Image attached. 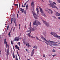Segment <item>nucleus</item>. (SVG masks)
<instances>
[{
  "label": "nucleus",
  "instance_id": "f257e3e1",
  "mask_svg": "<svg viewBox=\"0 0 60 60\" xmlns=\"http://www.w3.org/2000/svg\"><path fill=\"white\" fill-rule=\"evenodd\" d=\"M49 2L50 3V4H48V5L49 6H51L52 8H56L57 9V10H59L58 8L56 5H56V4L55 2H53V3H52V1L50 0H49ZM55 4V5H54Z\"/></svg>",
  "mask_w": 60,
  "mask_h": 60
},
{
  "label": "nucleus",
  "instance_id": "f03ea898",
  "mask_svg": "<svg viewBox=\"0 0 60 60\" xmlns=\"http://www.w3.org/2000/svg\"><path fill=\"white\" fill-rule=\"evenodd\" d=\"M41 37L42 39V40H45V41H46V42H45V43H46L47 45H51L50 44V42H51V41L49 40L48 41H47L46 39L44 38L42 36H41Z\"/></svg>",
  "mask_w": 60,
  "mask_h": 60
},
{
  "label": "nucleus",
  "instance_id": "7ed1b4c3",
  "mask_svg": "<svg viewBox=\"0 0 60 60\" xmlns=\"http://www.w3.org/2000/svg\"><path fill=\"white\" fill-rule=\"evenodd\" d=\"M54 43H58V44H60V43H58L56 42H55L51 41L50 44H51V45H50V46H59L58 44Z\"/></svg>",
  "mask_w": 60,
  "mask_h": 60
},
{
  "label": "nucleus",
  "instance_id": "20e7f679",
  "mask_svg": "<svg viewBox=\"0 0 60 60\" xmlns=\"http://www.w3.org/2000/svg\"><path fill=\"white\" fill-rule=\"evenodd\" d=\"M33 25H35L38 26L39 25H41V23L39 22V21L37 20H35V21L33 22Z\"/></svg>",
  "mask_w": 60,
  "mask_h": 60
},
{
  "label": "nucleus",
  "instance_id": "39448f33",
  "mask_svg": "<svg viewBox=\"0 0 60 60\" xmlns=\"http://www.w3.org/2000/svg\"><path fill=\"white\" fill-rule=\"evenodd\" d=\"M52 35L54 36L56 38H60V36H58L57 35L56 33L55 32H51L50 33Z\"/></svg>",
  "mask_w": 60,
  "mask_h": 60
},
{
  "label": "nucleus",
  "instance_id": "423d86ee",
  "mask_svg": "<svg viewBox=\"0 0 60 60\" xmlns=\"http://www.w3.org/2000/svg\"><path fill=\"white\" fill-rule=\"evenodd\" d=\"M43 22L44 24L46 26L48 27V26H49V22H47L46 21H45L44 20H43Z\"/></svg>",
  "mask_w": 60,
  "mask_h": 60
},
{
  "label": "nucleus",
  "instance_id": "0eeeda50",
  "mask_svg": "<svg viewBox=\"0 0 60 60\" xmlns=\"http://www.w3.org/2000/svg\"><path fill=\"white\" fill-rule=\"evenodd\" d=\"M32 11L33 12V16H34V18H35V19H37V17L35 16L34 15H35V16H38V14H36L34 12H33V10H32Z\"/></svg>",
  "mask_w": 60,
  "mask_h": 60
},
{
  "label": "nucleus",
  "instance_id": "6e6552de",
  "mask_svg": "<svg viewBox=\"0 0 60 60\" xmlns=\"http://www.w3.org/2000/svg\"><path fill=\"white\" fill-rule=\"evenodd\" d=\"M37 27H33V28H32L31 30L32 31H35L36 30V29H37Z\"/></svg>",
  "mask_w": 60,
  "mask_h": 60
},
{
  "label": "nucleus",
  "instance_id": "1a4fd4ad",
  "mask_svg": "<svg viewBox=\"0 0 60 60\" xmlns=\"http://www.w3.org/2000/svg\"><path fill=\"white\" fill-rule=\"evenodd\" d=\"M4 44H6V47L7 48L8 47V44H7V42H6V39H5L4 40Z\"/></svg>",
  "mask_w": 60,
  "mask_h": 60
},
{
  "label": "nucleus",
  "instance_id": "9d476101",
  "mask_svg": "<svg viewBox=\"0 0 60 60\" xmlns=\"http://www.w3.org/2000/svg\"><path fill=\"white\" fill-rule=\"evenodd\" d=\"M39 8L40 11L41 13V14H42V13H43V10L42 9L41 7L39 6Z\"/></svg>",
  "mask_w": 60,
  "mask_h": 60
},
{
  "label": "nucleus",
  "instance_id": "9b49d317",
  "mask_svg": "<svg viewBox=\"0 0 60 60\" xmlns=\"http://www.w3.org/2000/svg\"><path fill=\"white\" fill-rule=\"evenodd\" d=\"M21 39V38H19V37H17L15 38L14 41H18L19 40V39Z\"/></svg>",
  "mask_w": 60,
  "mask_h": 60
},
{
  "label": "nucleus",
  "instance_id": "f8f14e48",
  "mask_svg": "<svg viewBox=\"0 0 60 60\" xmlns=\"http://www.w3.org/2000/svg\"><path fill=\"white\" fill-rule=\"evenodd\" d=\"M35 50L34 49H33L32 51V52L31 53V56H33L34 55V50Z\"/></svg>",
  "mask_w": 60,
  "mask_h": 60
},
{
  "label": "nucleus",
  "instance_id": "ddd939ff",
  "mask_svg": "<svg viewBox=\"0 0 60 60\" xmlns=\"http://www.w3.org/2000/svg\"><path fill=\"white\" fill-rule=\"evenodd\" d=\"M56 14L57 16H60V13H58L57 12H56Z\"/></svg>",
  "mask_w": 60,
  "mask_h": 60
},
{
  "label": "nucleus",
  "instance_id": "4468645a",
  "mask_svg": "<svg viewBox=\"0 0 60 60\" xmlns=\"http://www.w3.org/2000/svg\"><path fill=\"white\" fill-rule=\"evenodd\" d=\"M31 6L33 7L34 6V2H32L31 3Z\"/></svg>",
  "mask_w": 60,
  "mask_h": 60
},
{
  "label": "nucleus",
  "instance_id": "2eb2a0df",
  "mask_svg": "<svg viewBox=\"0 0 60 60\" xmlns=\"http://www.w3.org/2000/svg\"><path fill=\"white\" fill-rule=\"evenodd\" d=\"M20 9L21 10L19 11H22V13H23V11H24V9L22 8H20Z\"/></svg>",
  "mask_w": 60,
  "mask_h": 60
},
{
  "label": "nucleus",
  "instance_id": "dca6fc26",
  "mask_svg": "<svg viewBox=\"0 0 60 60\" xmlns=\"http://www.w3.org/2000/svg\"><path fill=\"white\" fill-rule=\"evenodd\" d=\"M9 50H8L7 52V58H8V55H9Z\"/></svg>",
  "mask_w": 60,
  "mask_h": 60
},
{
  "label": "nucleus",
  "instance_id": "f3484780",
  "mask_svg": "<svg viewBox=\"0 0 60 60\" xmlns=\"http://www.w3.org/2000/svg\"><path fill=\"white\" fill-rule=\"evenodd\" d=\"M35 37L36 38V39H37V40H38L39 41H42L41 40V39H39V38H38V37H37V36H36Z\"/></svg>",
  "mask_w": 60,
  "mask_h": 60
},
{
  "label": "nucleus",
  "instance_id": "a211bd4d",
  "mask_svg": "<svg viewBox=\"0 0 60 60\" xmlns=\"http://www.w3.org/2000/svg\"><path fill=\"white\" fill-rule=\"evenodd\" d=\"M48 10H49V11H51V14H53V11L51 10V9H48Z\"/></svg>",
  "mask_w": 60,
  "mask_h": 60
},
{
  "label": "nucleus",
  "instance_id": "6ab92c4d",
  "mask_svg": "<svg viewBox=\"0 0 60 60\" xmlns=\"http://www.w3.org/2000/svg\"><path fill=\"white\" fill-rule=\"evenodd\" d=\"M48 8H46L45 9V11H46L47 12H48V13H49V11L47 10H47H48Z\"/></svg>",
  "mask_w": 60,
  "mask_h": 60
},
{
  "label": "nucleus",
  "instance_id": "aec40b11",
  "mask_svg": "<svg viewBox=\"0 0 60 60\" xmlns=\"http://www.w3.org/2000/svg\"><path fill=\"white\" fill-rule=\"evenodd\" d=\"M36 11L37 12L38 14H39V10L38 9V8H36Z\"/></svg>",
  "mask_w": 60,
  "mask_h": 60
},
{
  "label": "nucleus",
  "instance_id": "412c9836",
  "mask_svg": "<svg viewBox=\"0 0 60 60\" xmlns=\"http://www.w3.org/2000/svg\"><path fill=\"white\" fill-rule=\"evenodd\" d=\"M41 15H42L43 16H44V17L45 16H46V15L45 14L43 13L41 14Z\"/></svg>",
  "mask_w": 60,
  "mask_h": 60
},
{
  "label": "nucleus",
  "instance_id": "4be33fe9",
  "mask_svg": "<svg viewBox=\"0 0 60 60\" xmlns=\"http://www.w3.org/2000/svg\"><path fill=\"white\" fill-rule=\"evenodd\" d=\"M33 48L34 49H37V47L36 46V45H35L33 47Z\"/></svg>",
  "mask_w": 60,
  "mask_h": 60
},
{
  "label": "nucleus",
  "instance_id": "5701e85b",
  "mask_svg": "<svg viewBox=\"0 0 60 60\" xmlns=\"http://www.w3.org/2000/svg\"><path fill=\"white\" fill-rule=\"evenodd\" d=\"M43 33L45 37H46V32H44Z\"/></svg>",
  "mask_w": 60,
  "mask_h": 60
},
{
  "label": "nucleus",
  "instance_id": "b1692460",
  "mask_svg": "<svg viewBox=\"0 0 60 60\" xmlns=\"http://www.w3.org/2000/svg\"><path fill=\"white\" fill-rule=\"evenodd\" d=\"M31 33V32H30L28 34V35L29 36V37H30V36H31V35H30V34Z\"/></svg>",
  "mask_w": 60,
  "mask_h": 60
},
{
  "label": "nucleus",
  "instance_id": "393cba45",
  "mask_svg": "<svg viewBox=\"0 0 60 60\" xmlns=\"http://www.w3.org/2000/svg\"><path fill=\"white\" fill-rule=\"evenodd\" d=\"M13 18H11V22L10 23V24H12V21H13Z\"/></svg>",
  "mask_w": 60,
  "mask_h": 60
},
{
  "label": "nucleus",
  "instance_id": "a878e982",
  "mask_svg": "<svg viewBox=\"0 0 60 60\" xmlns=\"http://www.w3.org/2000/svg\"><path fill=\"white\" fill-rule=\"evenodd\" d=\"M11 31H10V32H9L8 34V35H9V37H11V34L10 33H11Z\"/></svg>",
  "mask_w": 60,
  "mask_h": 60
},
{
  "label": "nucleus",
  "instance_id": "bb28decb",
  "mask_svg": "<svg viewBox=\"0 0 60 60\" xmlns=\"http://www.w3.org/2000/svg\"><path fill=\"white\" fill-rule=\"evenodd\" d=\"M13 58H15V56L14 55V53H13Z\"/></svg>",
  "mask_w": 60,
  "mask_h": 60
},
{
  "label": "nucleus",
  "instance_id": "cd10ccee",
  "mask_svg": "<svg viewBox=\"0 0 60 60\" xmlns=\"http://www.w3.org/2000/svg\"><path fill=\"white\" fill-rule=\"evenodd\" d=\"M52 52L53 53L55 52H56V50H55L54 49H53L52 50Z\"/></svg>",
  "mask_w": 60,
  "mask_h": 60
},
{
  "label": "nucleus",
  "instance_id": "c85d7f7f",
  "mask_svg": "<svg viewBox=\"0 0 60 60\" xmlns=\"http://www.w3.org/2000/svg\"><path fill=\"white\" fill-rule=\"evenodd\" d=\"M45 54H44L43 55V57H45V58H46V56H45Z\"/></svg>",
  "mask_w": 60,
  "mask_h": 60
},
{
  "label": "nucleus",
  "instance_id": "c756f323",
  "mask_svg": "<svg viewBox=\"0 0 60 60\" xmlns=\"http://www.w3.org/2000/svg\"><path fill=\"white\" fill-rule=\"evenodd\" d=\"M16 19H14V23H16Z\"/></svg>",
  "mask_w": 60,
  "mask_h": 60
},
{
  "label": "nucleus",
  "instance_id": "7c9ffc66",
  "mask_svg": "<svg viewBox=\"0 0 60 60\" xmlns=\"http://www.w3.org/2000/svg\"><path fill=\"white\" fill-rule=\"evenodd\" d=\"M30 38H35V37L31 36H30Z\"/></svg>",
  "mask_w": 60,
  "mask_h": 60
},
{
  "label": "nucleus",
  "instance_id": "2f4dec72",
  "mask_svg": "<svg viewBox=\"0 0 60 60\" xmlns=\"http://www.w3.org/2000/svg\"><path fill=\"white\" fill-rule=\"evenodd\" d=\"M28 29H29L30 30V31H32V28H31V27H29V28H28Z\"/></svg>",
  "mask_w": 60,
  "mask_h": 60
},
{
  "label": "nucleus",
  "instance_id": "473e14b6",
  "mask_svg": "<svg viewBox=\"0 0 60 60\" xmlns=\"http://www.w3.org/2000/svg\"><path fill=\"white\" fill-rule=\"evenodd\" d=\"M26 11H23V12H24V13L25 14H26Z\"/></svg>",
  "mask_w": 60,
  "mask_h": 60
},
{
  "label": "nucleus",
  "instance_id": "72a5a7b5",
  "mask_svg": "<svg viewBox=\"0 0 60 60\" xmlns=\"http://www.w3.org/2000/svg\"><path fill=\"white\" fill-rule=\"evenodd\" d=\"M52 17L53 18H54L55 19H57V18H56V17H55V16H53Z\"/></svg>",
  "mask_w": 60,
  "mask_h": 60
},
{
  "label": "nucleus",
  "instance_id": "f704fd0d",
  "mask_svg": "<svg viewBox=\"0 0 60 60\" xmlns=\"http://www.w3.org/2000/svg\"><path fill=\"white\" fill-rule=\"evenodd\" d=\"M58 2L59 3H60V0H57Z\"/></svg>",
  "mask_w": 60,
  "mask_h": 60
},
{
  "label": "nucleus",
  "instance_id": "c9c22d12",
  "mask_svg": "<svg viewBox=\"0 0 60 60\" xmlns=\"http://www.w3.org/2000/svg\"><path fill=\"white\" fill-rule=\"evenodd\" d=\"M29 47H31V46L30 45H29V44H28V48Z\"/></svg>",
  "mask_w": 60,
  "mask_h": 60
},
{
  "label": "nucleus",
  "instance_id": "e433bc0d",
  "mask_svg": "<svg viewBox=\"0 0 60 60\" xmlns=\"http://www.w3.org/2000/svg\"><path fill=\"white\" fill-rule=\"evenodd\" d=\"M19 29H20V24H19Z\"/></svg>",
  "mask_w": 60,
  "mask_h": 60
},
{
  "label": "nucleus",
  "instance_id": "4c0bfd02",
  "mask_svg": "<svg viewBox=\"0 0 60 60\" xmlns=\"http://www.w3.org/2000/svg\"><path fill=\"white\" fill-rule=\"evenodd\" d=\"M8 28H9V26L8 25V28H7V29L6 30V31H7V30H8Z\"/></svg>",
  "mask_w": 60,
  "mask_h": 60
},
{
  "label": "nucleus",
  "instance_id": "58836bf2",
  "mask_svg": "<svg viewBox=\"0 0 60 60\" xmlns=\"http://www.w3.org/2000/svg\"><path fill=\"white\" fill-rule=\"evenodd\" d=\"M17 49H18V50H20V49H19V47H17Z\"/></svg>",
  "mask_w": 60,
  "mask_h": 60
},
{
  "label": "nucleus",
  "instance_id": "ea45409f",
  "mask_svg": "<svg viewBox=\"0 0 60 60\" xmlns=\"http://www.w3.org/2000/svg\"><path fill=\"white\" fill-rule=\"evenodd\" d=\"M30 31H31V30H28L26 32H30Z\"/></svg>",
  "mask_w": 60,
  "mask_h": 60
},
{
  "label": "nucleus",
  "instance_id": "a19ab883",
  "mask_svg": "<svg viewBox=\"0 0 60 60\" xmlns=\"http://www.w3.org/2000/svg\"><path fill=\"white\" fill-rule=\"evenodd\" d=\"M15 6H17V7H18V5L17 4H15Z\"/></svg>",
  "mask_w": 60,
  "mask_h": 60
},
{
  "label": "nucleus",
  "instance_id": "79ce46f5",
  "mask_svg": "<svg viewBox=\"0 0 60 60\" xmlns=\"http://www.w3.org/2000/svg\"><path fill=\"white\" fill-rule=\"evenodd\" d=\"M29 26H30V27H31V22H30Z\"/></svg>",
  "mask_w": 60,
  "mask_h": 60
},
{
  "label": "nucleus",
  "instance_id": "37998d69",
  "mask_svg": "<svg viewBox=\"0 0 60 60\" xmlns=\"http://www.w3.org/2000/svg\"><path fill=\"white\" fill-rule=\"evenodd\" d=\"M16 59H18V58H17V55H16Z\"/></svg>",
  "mask_w": 60,
  "mask_h": 60
},
{
  "label": "nucleus",
  "instance_id": "c03bdc74",
  "mask_svg": "<svg viewBox=\"0 0 60 60\" xmlns=\"http://www.w3.org/2000/svg\"><path fill=\"white\" fill-rule=\"evenodd\" d=\"M19 8L20 7V4H19Z\"/></svg>",
  "mask_w": 60,
  "mask_h": 60
},
{
  "label": "nucleus",
  "instance_id": "a18cd8bd",
  "mask_svg": "<svg viewBox=\"0 0 60 60\" xmlns=\"http://www.w3.org/2000/svg\"><path fill=\"white\" fill-rule=\"evenodd\" d=\"M15 47H16V49L18 47V46L17 45H15Z\"/></svg>",
  "mask_w": 60,
  "mask_h": 60
},
{
  "label": "nucleus",
  "instance_id": "49530a36",
  "mask_svg": "<svg viewBox=\"0 0 60 60\" xmlns=\"http://www.w3.org/2000/svg\"><path fill=\"white\" fill-rule=\"evenodd\" d=\"M17 44H18L19 45V44H20V42H19L17 43Z\"/></svg>",
  "mask_w": 60,
  "mask_h": 60
},
{
  "label": "nucleus",
  "instance_id": "de8ad7c7",
  "mask_svg": "<svg viewBox=\"0 0 60 60\" xmlns=\"http://www.w3.org/2000/svg\"><path fill=\"white\" fill-rule=\"evenodd\" d=\"M11 43L12 44H13V42H12V41H11Z\"/></svg>",
  "mask_w": 60,
  "mask_h": 60
},
{
  "label": "nucleus",
  "instance_id": "09e8293b",
  "mask_svg": "<svg viewBox=\"0 0 60 60\" xmlns=\"http://www.w3.org/2000/svg\"><path fill=\"white\" fill-rule=\"evenodd\" d=\"M26 3H27V2H26V3L24 4V6H25V5H26Z\"/></svg>",
  "mask_w": 60,
  "mask_h": 60
},
{
  "label": "nucleus",
  "instance_id": "8fccbe9b",
  "mask_svg": "<svg viewBox=\"0 0 60 60\" xmlns=\"http://www.w3.org/2000/svg\"><path fill=\"white\" fill-rule=\"evenodd\" d=\"M29 43H27L26 44V46H28V44Z\"/></svg>",
  "mask_w": 60,
  "mask_h": 60
},
{
  "label": "nucleus",
  "instance_id": "3c124183",
  "mask_svg": "<svg viewBox=\"0 0 60 60\" xmlns=\"http://www.w3.org/2000/svg\"><path fill=\"white\" fill-rule=\"evenodd\" d=\"M58 19L59 20H60V17H58Z\"/></svg>",
  "mask_w": 60,
  "mask_h": 60
},
{
  "label": "nucleus",
  "instance_id": "603ef678",
  "mask_svg": "<svg viewBox=\"0 0 60 60\" xmlns=\"http://www.w3.org/2000/svg\"><path fill=\"white\" fill-rule=\"evenodd\" d=\"M26 7H28V4H27V5H26Z\"/></svg>",
  "mask_w": 60,
  "mask_h": 60
},
{
  "label": "nucleus",
  "instance_id": "864d4df0",
  "mask_svg": "<svg viewBox=\"0 0 60 60\" xmlns=\"http://www.w3.org/2000/svg\"><path fill=\"white\" fill-rule=\"evenodd\" d=\"M26 51H28V50L26 49Z\"/></svg>",
  "mask_w": 60,
  "mask_h": 60
},
{
  "label": "nucleus",
  "instance_id": "5fc2aeb1",
  "mask_svg": "<svg viewBox=\"0 0 60 60\" xmlns=\"http://www.w3.org/2000/svg\"><path fill=\"white\" fill-rule=\"evenodd\" d=\"M28 8V7H26V10Z\"/></svg>",
  "mask_w": 60,
  "mask_h": 60
},
{
  "label": "nucleus",
  "instance_id": "6e6d98bb",
  "mask_svg": "<svg viewBox=\"0 0 60 60\" xmlns=\"http://www.w3.org/2000/svg\"><path fill=\"white\" fill-rule=\"evenodd\" d=\"M52 56H53V57H54V56H55V55H53Z\"/></svg>",
  "mask_w": 60,
  "mask_h": 60
},
{
  "label": "nucleus",
  "instance_id": "4d7b16f0",
  "mask_svg": "<svg viewBox=\"0 0 60 60\" xmlns=\"http://www.w3.org/2000/svg\"><path fill=\"white\" fill-rule=\"evenodd\" d=\"M17 55H18V56H19V58L20 57V56H19V54H17Z\"/></svg>",
  "mask_w": 60,
  "mask_h": 60
},
{
  "label": "nucleus",
  "instance_id": "13d9d810",
  "mask_svg": "<svg viewBox=\"0 0 60 60\" xmlns=\"http://www.w3.org/2000/svg\"><path fill=\"white\" fill-rule=\"evenodd\" d=\"M15 26H17V24L16 23H15Z\"/></svg>",
  "mask_w": 60,
  "mask_h": 60
},
{
  "label": "nucleus",
  "instance_id": "bf43d9fd",
  "mask_svg": "<svg viewBox=\"0 0 60 60\" xmlns=\"http://www.w3.org/2000/svg\"><path fill=\"white\" fill-rule=\"evenodd\" d=\"M0 54H1V50H0Z\"/></svg>",
  "mask_w": 60,
  "mask_h": 60
},
{
  "label": "nucleus",
  "instance_id": "052dcab7",
  "mask_svg": "<svg viewBox=\"0 0 60 60\" xmlns=\"http://www.w3.org/2000/svg\"><path fill=\"white\" fill-rule=\"evenodd\" d=\"M18 53H19V52H18V51H17V54H18Z\"/></svg>",
  "mask_w": 60,
  "mask_h": 60
},
{
  "label": "nucleus",
  "instance_id": "680f3d73",
  "mask_svg": "<svg viewBox=\"0 0 60 60\" xmlns=\"http://www.w3.org/2000/svg\"><path fill=\"white\" fill-rule=\"evenodd\" d=\"M22 7H24V6L23 5H22Z\"/></svg>",
  "mask_w": 60,
  "mask_h": 60
},
{
  "label": "nucleus",
  "instance_id": "e2e57ef3",
  "mask_svg": "<svg viewBox=\"0 0 60 60\" xmlns=\"http://www.w3.org/2000/svg\"><path fill=\"white\" fill-rule=\"evenodd\" d=\"M33 11H34V8H33Z\"/></svg>",
  "mask_w": 60,
  "mask_h": 60
},
{
  "label": "nucleus",
  "instance_id": "0e129e2a",
  "mask_svg": "<svg viewBox=\"0 0 60 60\" xmlns=\"http://www.w3.org/2000/svg\"><path fill=\"white\" fill-rule=\"evenodd\" d=\"M19 58L20 59V60H20V58Z\"/></svg>",
  "mask_w": 60,
  "mask_h": 60
},
{
  "label": "nucleus",
  "instance_id": "69168bd1",
  "mask_svg": "<svg viewBox=\"0 0 60 60\" xmlns=\"http://www.w3.org/2000/svg\"><path fill=\"white\" fill-rule=\"evenodd\" d=\"M25 28H26V25H25Z\"/></svg>",
  "mask_w": 60,
  "mask_h": 60
},
{
  "label": "nucleus",
  "instance_id": "338daca9",
  "mask_svg": "<svg viewBox=\"0 0 60 60\" xmlns=\"http://www.w3.org/2000/svg\"><path fill=\"white\" fill-rule=\"evenodd\" d=\"M59 29V31H60V27Z\"/></svg>",
  "mask_w": 60,
  "mask_h": 60
},
{
  "label": "nucleus",
  "instance_id": "774afa93",
  "mask_svg": "<svg viewBox=\"0 0 60 60\" xmlns=\"http://www.w3.org/2000/svg\"><path fill=\"white\" fill-rule=\"evenodd\" d=\"M16 60H18V59H16Z\"/></svg>",
  "mask_w": 60,
  "mask_h": 60
}]
</instances>
